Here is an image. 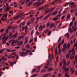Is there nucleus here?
<instances>
[{"label":"nucleus","instance_id":"nucleus-1","mask_svg":"<svg viewBox=\"0 0 77 77\" xmlns=\"http://www.w3.org/2000/svg\"><path fill=\"white\" fill-rule=\"evenodd\" d=\"M6 33L4 34H2L1 36L0 35V40H1V39H2V38H2V39L3 40V39H5V40H6L9 38V36H7L6 37Z\"/></svg>","mask_w":77,"mask_h":77},{"label":"nucleus","instance_id":"nucleus-2","mask_svg":"<svg viewBox=\"0 0 77 77\" xmlns=\"http://www.w3.org/2000/svg\"><path fill=\"white\" fill-rule=\"evenodd\" d=\"M69 53H73V56H71L70 58V59H72L74 57V55H75V52L74 50V48H73L72 50L69 51Z\"/></svg>","mask_w":77,"mask_h":77},{"label":"nucleus","instance_id":"nucleus-3","mask_svg":"<svg viewBox=\"0 0 77 77\" xmlns=\"http://www.w3.org/2000/svg\"><path fill=\"white\" fill-rule=\"evenodd\" d=\"M66 47V44L65 43L63 46V48H62V50L63 52L65 53L66 51L65 49Z\"/></svg>","mask_w":77,"mask_h":77},{"label":"nucleus","instance_id":"nucleus-4","mask_svg":"<svg viewBox=\"0 0 77 77\" xmlns=\"http://www.w3.org/2000/svg\"><path fill=\"white\" fill-rule=\"evenodd\" d=\"M9 43H11V45L12 46H15L16 45V44H15V45H14V43H15V40H11L9 42Z\"/></svg>","mask_w":77,"mask_h":77},{"label":"nucleus","instance_id":"nucleus-5","mask_svg":"<svg viewBox=\"0 0 77 77\" xmlns=\"http://www.w3.org/2000/svg\"><path fill=\"white\" fill-rule=\"evenodd\" d=\"M20 55L21 56H24L25 54H27L26 52H24L23 51H21L20 53Z\"/></svg>","mask_w":77,"mask_h":77},{"label":"nucleus","instance_id":"nucleus-6","mask_svg":"<svg viewBox=\"0 0 77 77\" xmlns=\"http://www.w3.org/2000/svg\"><path fill=\"white\" fill-rule=\"evenodd\" d=\"M45 0H43L42 2H40L39 3H38L37 4V6H40V5H42V4H44L45 2Z\"/></svg>","mask_w":77,"mask_h":77},{"label":"nucleus","instance_id":"nucleus-7","mask_svg":"<svg viewBox=\"0 0 77 77\" xmlns=\"http://www.w3.org/2000/svg\"><path fill=\"white\" fill-rule=\"evenodd\" d=\"M34 14V12L33 11H31L29 13L24 14L23 15H29V14Z\"/></svg>","mask_w":77,"mask_h":77},{"label":"nucleus","instance_id":"nucleus-8","mask_svg":"<svg viewBox=\"0 0 77 77\" xmlns=\"http://www.w3.org/2000/svg\"><path fill=\"white\" fill-rule=\"evenodd\" d=\"M67 19L68 20H67L66 19V21H68V20H70V14H68L67 16Z\"/></svg>","mask_w":77,"mask_h":77},{"label":"nucleus","instance_id":"nucleus-9","mask_svg":"<svg viewBox=\"0 0 77 77\" xmlns=\"http://www.w3.org/2000/svg\"><path fill=\"white\" fill-rule=\"evenodd\" d=\"M28 36H27L25 38V42L24 44H26L27 43V42H28Z\"/></svg>","mask_w":77,"mask_h":77},{"label":"nucleus","instance_id":"nucleus-10","mask_svg":"<svg viewBox=\"0 0 77 77\" xmlns=\"http://www.w3.org/2000/svg\"><path fill=\"white\" fill-rule=\"evenodd\" d=\"M50 17V15L48 14V15H47L45 17L43 18V20H47L48 19V18Z\"/></svg>","mask_w":77,"mask_h":77},{"label":"nucleus","instance_id":"nucleus-11","mask_svg":"<svg viewBox=\"0 0 77 77\" xmlns=\"http://www.w3.org/2000/svg\"><path fill=\"white\" fill-rule=\"evenodd\" d=\"M17 34L16 33L15 34H14L12 36V38L13 39H15L17 38Z\"/></svg>","mask_w":77,"mask_h":77},{"label":"nucleus","instance_id":"nucleus-12","mask_svg":"<svg viewBox=\"0 0 77 77\" xmlns=\"http://www.w3.org/2000/svg\"><path fill=\"white\" fill-rule=\"evenodd\" d=\"M6 51H7V52H11V53H12V52H14V51H15L16 50H14L12 51H11V50L10 49H7Z\"/></svg>","mask_w":77,"mask_h":77},{"label":"nucleus","instance_id":"nucleus-13","mask_svg":"<svg viewBox=\"0 0 77 77\" xmlns=\"http://www.w3.org/2000/svg\"><path fill=\"white\" fill-rule=\"evenodd\" d=\"M43 28L42 27V25H40V26L39 27L38 30L39 31H42L43 30Z\"/></svg>","mask_w":77,"mask_h":77},{"label":"nucleus","instance_id":"nucleus-14","mask_svg":"<svg viewBox=\"0 0 77 77\" xmlns=\"http://www.w3.org/2000/svg\"><path fill=\"white\" fill-rule=\"evenodd\" d=\"M10 9H11V6H9L7 7L6 11H5L6 12H7V11H9Z\"/></svg>","mask_w":77,"mask_h":77},{"label":"nucleus","instance_id":"nucleus-15","mask_svg":"<svg viewBox=\"0 0 77 77\" xmlns=\"http://www.w3.org/2000/svg\"><path fill=\"white\" fill-rule=\"evenodd\" d=\"M59 19V17H53L52 18L53 20L54 21H56V20H57V19Z\"/></svg>","mask_w":77,"mask_h":77},{"label":"nucleus","instance_id":"nucleus-16","mask_svg":"<svg viewBox=\"0 0 77 77\" xmlns=\"http://www.w3.org/2000/svg\"><path fill=\"white\" fill-rule=\"evenodd\" d=\"M70 5H71L72 6L71 7V8H72V6H74V5H75V4H74V3L73 2H71L70 3Z\"/></svg>","mask_w":77,"mask_h":77},{"label":"nucleus","instance_id":"nucleus-17","mask_svg":"<svg viewBox=\"0 0 77 77\" xmlns=\"http://www.w3.org/2000/svg\"><path fill=\"white\" fill-rule=\"evenodd\" d=\"M15 40V43H17V44H18L19 43V42H20V41H19V40L18 39H14Z\"/></svg>","mask_w":77,"mask_h":77},{"label":"nucleus","instance_id":"nucleus-18","mask_svg":"<svg viewBox=\"0 0 77 77\" xmlns=\"http://www.w3.org/2000/svg\"><path fill=\"white\" fill-rule=\"evenodd\" d=\"M16 63V61H14L12 63H10V65L11 66H13V64H14V63Z\"/></svg>","mask_w":77,"mask_h":77},{"label":"nucleus","instance_id":"nucleus-19","mask_svg":"<svg viewBox=\"0 0 77 77\" xmlns=\"http://www.w3.org/2000/svg\"><path fill=\"white\" fill-rule=\"evenodd\" d=\"M1 20H2V21H5L7 20L6 19H5L4 18V16H2L1 18Z\"/></svg>","mask_w":77,"mask_h":77},{"label":"nucleus","instance_id":"nucleus-20","mask_svg":"<svg viewBox=\"0 0 77 77\" xmlns=\"http://www.w3.org/2000/svg\"><path fill=\"white\" fill-rule=\"evenodd\" d=\"M7 15H8V13H6L5 14H4L3 17H4L5 18H7Z\"/></svg>","mask_w":77,"mask_h":77},{"label":"nucleus","instance_id":"nucleus-21","mask_svg":"<svg viewBox=\"0 0 77 77\" xmlns=\"http://www.w3.org/2000/svg\"><path fill=\"white\" fill-rule=\"evenodd\" d=\"M58 13L57 11H56L52 13L53 15H56Z\"/></svg>","mask_w":77,"mask_h":77},{"label":"nucleus","instance_id":"nucleus-22","mask_svg":"<svg viewBox=\"0 0 77 77\" xmlns=\"http://www.w3.org/2000/svg\"><path fill=\"white\" fill-rule=\"evenodd\" d=\"M69 33H66L65 35V36H67V38H69Z\"/></svg>","mask_w":77,"mask_h":77},{"label":"nucleus","instance_id":"nucleus-23","mask_svg":"<svg viewBox=\"0 0 77 77\" xmlns=\"http://www.w3.org/2000/svg\"><path fill=\"white\" fill-rule=\"evenodd\" d=\"M73 23H73V22H71L69 25V27H71V26H72L73 25Z\"/></svg>","mask_w":77,"mask_h":77},{"label":"nucleus","instance_id":"nucleus-24","mask_svg":"<svg viewBox=\"0 0 77 77\" xmlns=\"http://www.w3.org/2000/svg\"><path fill=\"white\" fill-rule=\"evenodd\" d=\"M49 30L48 29H47L46 30L44 31V33H47L48 32Z\"/></svg>","mask_w":77,"mask_h":77},{"label":"nucleus","instance_id":"nucleus-25","mask_svg":"<svg viewBox=\"0 0 77 77\" xmlns=\"http://www.w3.org/2000/svg\"><path fill=\"white\" fill-rule=\"evenodd\" d=\"M58 2V0H56L55 1H54L53 2H52L51 3V4L53 5H54V4L55 3V2Z\"/></svg>","mask_w":77,"mask_h":77},{"label":"nucleus","instance_id":"nucleus-26","mask_svg":"<svg viewBox=\"0 0 77 77\" xmlns=\"http://www.w3.org/2000/svg\"><path fill=\"white\" fill-rule=\"evenodd\" d=\"M60 45H61V42H60L58 44V48H60Z\"/></svg>","mask_w":77,"mask_h":77},{"label":"nucleus","instance_id":"nucleus-27","mask_svg":"<svg viewBox=\"0 0 77 77\" xmlns=\"http://www.w3.org/2000/svg\"><path fill=\"white\" fill-rule=\"evenodd\" d=\"M58 49L59 50L58 54H60L61 53V50H60V48H58Z\"/></svg>","mask_w":77,"mask_h":77},{"label":"nucleus","instance_id":"nucleus-28","mask_svg":"<svg viewBox=\"0 0 77 77\" xmlns=\"http://www.w3.org/2000/svg\"><path fill=\"white\" fill-rule=\"evenodd\" d=\"M70 47V44L68 43L67 46V48H69Z\"/></svg>","mask_w":77,"mask_h":77},{"label":"nucleus","instance_id":"nucleus-29","mask_svg":"<svg viewBox=\"0 0 77 77\" xmlns=\"http://www.w3.org/2000/svg\"><path fill=\"white\" fill-rule=\"evenodd\" d=\"M64 71H65V72H66V71H69V69L68 68H66L64 70Z\"/></svg>","mask_w":77,"mask_h":77},{"label":"nucleus","instance_id":"nucleus-30","mask_svg":"<svg viewBox=\"0 0 77 77\" xmlns=\"http://www.w3.org/2000/svg\"><path fill=\"white\" fill-rule=\"evenodd\" d=\"M24 24H25V22L24 21L22 23H21L20 24V27L21 25L22 26H24Z\"/></svg>","mask_w":77,"mask_h":77},{"label":"nucleus","instance_id":"nucleus-31","mask_svg":"<svg viewBox=\"0 0 77 77\" xmlns=\"http://www.w3.org/2000/svg\"><path fill=\"white\" fill-rule=\"evenodd\" d=\"M25 28L24 27H22L20 29V31H24V29Z\"/></svg>","mask_w":77,"mask_h":77},{"label":"nucleus","instance_id":"nucleus-32","mask_svg":"<svg viewBox=\"0 0 77 77\" xmlns=\"http://www.w3.org/2000/svg\"><path fill=\"white\" fill-rule=\"evenodd\" d=\"M13 13L14 12L12 10H11L9 12V14H12V15H14V14H13Z\"/></svg>","mask_w":77,"mask_h":77},{"label":"nucleus","instance_id":"nucleus-33","mask_svg":"<svg viewBox=\"0 0 77 77\" xmlns=\"http://www.w3.org/2000/svg\"><path fill=\"white\" fill-rule=\"evenodd\" d=\"M23 44V41H21L19 43V45H21Z\"/></svg>","mask_w":77,"mask_h":77},{"label":"nucleus","instance_id":"nucleus-34","mask_svg":"<svg viewBox=\"0 0 77 77\" xmlns=\"http://www.w3.org/2000/svg\"><path fill=\"white\" fill-rule=\"evenodd\" d=\"M31 22L32 23V22H33L34 21H35V18H32L31 20Z\"/></svg>","mask_w":77,"mask_h":77},{"label":"nucleus","instance_id":"nucleus-35","mask_svg":"<svg viewBox=\"0 0 77 77\" xmlns=\"http://www.w3.org/2000/svg\"><path fill=\"white\" fill-rule=\"evenodd\" d=\"M74 27H75L76 26H77V22L76 21H75L74 22Z\"/></svg>","mask_w":77,"mask_h":77},{"label":"nucleus","instance_id":"nucleus-36","mask_svg":"<svg viewBox=\"0 0 77 77\" xmlns=\"http://www.w3.org/2000/svg\"><path fill=\"white\" fill-rule=\"evenodd\" d=\"M54 26V24L52 23L51 24V25L50 26V28L51 29V28H52V27H53V26Z\"/></svg>","mask_w":77,"mask_h":77},{"label":"nucleus","instance_id":"nucleus-37","mask_svg":"<svg viewBox=\"0 0 77 77\" xmlns=\"http://www.w3.org/2000/svg\"><path fill=\"white\" fill-rule=\"evenodd\" d=\"M2 59H3V60H4V61H6V58H5V57H2Z\"/></svg>","mask_w":77,"mask_h":77},{"label":"nucleus","instance_id":"nucleus-38","mask_svg":"<svg viewBox=\"0 0 77 77\" xmlns=\"http://www.w3.org/2000/svg\"><path fill=\"white\" fill-rule=\"evenodd\" d=\"M20 17L19 16H16V17H14V18L15 19H16V20H17V19H18V18H20Z\"/></svg>","mask_w":77,"mask_h":77},{"label":"nucleus","instance_id":"nucleus-39","mask_svg":"<svg viewBox=\"0 0 77 77\" xmlns=\"http://www.w3.org/2000/svg\"><path fill=\"white\" fill-rule=\"evenodd\" d=\"M55 52L56 55H57V48L55 49Z\"/></svg>","mask_w":77,"mask_h":77},{"label":"nucleus","instance_id":"nucleus-40","mask_svg":"<svg viewBox=\"0 0 77 77\" xmlns=\"http://www.w3.org/2000/svg\"><path fill=\"white\" fill-rule=\"evenodd\" d=\"M12 28V27L11 26H9L8 27V30H10V29H11Z\"/></svg>","mask_w":77,"mask_h":77},{"label":"nucleus","instance_id":"nucleus-41","mask_svg":"<svg viewBox=\"0 0 77 77\" xmlns=\"http://www.w3.org/2000/svg\"><path fill=\"white\" fill-rule=\"evenodd\" d=\"M50 23H48L47 24V27H48L49 26H50Z\"/></svg>","mask_w":77,"mask_h":77},{"label":"nucleus","instance_id":"nucleus-42","mask_svg":"<svg viewBox=\"0 0 77 77\" xmlns=\"http://www.w3.org/2000/svg\"><path fill=\"white\" fill-rule=\"evenodd\" d=\"M50 74H47L46 75H44L43 76V77H46L47 76H49V75Z\"/></svg>","mask_w":77,"mask_h":77},{"label":"nucleus","instance_id":"nucleus-43","mask_svg":"<svg viewBox=\"0 0 77 77\" xmlns=\"http://www.w3.org/2000/svg\"><path fill=\"white\" fill-rule=\"evenodd\" d=\"M62 63H63L64 65H65V64L66 63V60H63L62 61Z\"/></svg>","mask_w":77,"mask_h":77},{"label":"nucleus","instance_id":"nucleus-44","mask_svg":"<svg viewBox=\"0 0 77 77\" xmlns=\"http://www.w3.org/2000/svg\"><path fill=\"white\" fill-rule=\"evenodd\" d=\"M51 34V31H49L48 32V36H50Z\"/></svg>","mask_w":77,"mask_h":77},{"label":"nucleus","instance_id":"nucleus-45","mask_svg":"<svg viewBox=\"0 0 77 77\" xmlns=\"http://www.w3.org/2000/svg\"><path fill=\"white\" fill-rule=\"evenodd\" d=\"M70 44L71 45H73V41L72 40H71L70 41Z\"/></svg>","mask_w":77,"mask_h":77},{"label":"nucleus","instance_id":"nucleus-46","mask_svg":"<svg viewBox=\"0 0 77 77\" xmlns=\"http://www.w3.org/2000/svg\"><path fill=\"white\" fill-rule=\"evenodd\" d=\"M75 60L77 62V55H76L75 58Z\"/></svg>","mask_w":77,"mask_h":77},{"label":"nucleus","instance_id":"nucleus-47","mask_svg":"<svg viewBox=\"0 0 77 77\" xmlns=\"http://www.w3.org/2000/svg\"><path fill=\"white\" fill-rule=\"evenodd\" d=\"M26 47L27 48H30V46L29 45H26Z\"/></svg>","mask_w":77,"mask_h":77},{"label":"nucleus","instance_id":"nucleus-48","mask_svg":"<svg viewBox=\"0 0 77 77\" xmlns=\"http://www.w3.org/2000/svg\"><path fill=\"white\" fill-rule=\"evenodd\" d=\"M45 25H42V28H43V29H44L45 27Z\"/></svg>","mask_w":77,"mask_h":77},{"label":"nucleus","instance_id":"nucleus-49","mask_svg":"<svg viewBox=\"0 0 77 77\" xmlns=\"http://www.w3.org/2000/svg\"><path fill=\"white\" fill-rule=\"evenodd\" d=\"M66 58H67V59H68V58H69V54H67L66 55Z\"/></svg>","mask_w":77,"mask_h":77},{"label":"nucleus","instance_id":"nucleus-50","mask_svg":"<svg viewBox=\"0 0 77 77\" xmlns=\"http://www.w3.org/2000/svg\"><path fill=\"white\" fill-rule=\"evenodd\" d=\"M51 10H50V9L49 10H48V11L46 12V13H48V12H51Z\"/></svg>","mask_w":77,"mask_h":77},{"label":"nucleus","instance_id":"nucleus-51","mask_svg":"<svg viewBox=\"0 0 77 77\" xmlns=\"http://www.w3.org/2000/svg\"><path fill=\"white\" fill-rule=\"evenodd\" d=\"M35 30H36L38 28V25H37L35 27Z\"/></svg>","mask_w":77,"mask_h":77},{"label":"nucleus","instance_id":"nucleus-52","mask_svg":"<svg viewBox=\"0 0 77 77\" xmlns=\"http://www.w3.org/2000/svg\"><path fill=\"white\" fill-rule=\"evenodd\" d=\"M73 47H77V42L75 43V44L73 46Z\"/></svg>","mask_w":77,"mask_h":77},{"label":"nucleus","instance_id":"nucleus-53","mask_svg":"<svg viewBox=\"0 0 77 77\" xmlns=\"http://www.w3.org/2000/svg\"><path fill=\"white\" fill-rule=\"evenodd\" d=\"M65 76L66 77H69V75H68V74H67V73H66L65 74Z\"/></svg>","mask_w":77,"mask_h":77},{"label":"nucleus","instance_id":"nucleus-54","mask_svg":"<svg viewBox=\"0 0 77 77\" xmlns=\"http://www.w3.org/2000/svg\"><path fill=\"white\" fill-rule=\"evenodd\" d=\"M55 9V8L53 7L52 8V9H50V10H51V11L52 12V11H53V10H54Z\"/></svg>","mask_w":77,"mask_h":77},{"label":"nucleus","instance_id":"nucleus-55","mask_svg":"<svg viewBox=\"0 0 77 77\" xmlns=\"http://www.w3.org/2000/svg\"><path fill=\"white\" fill-rule=\"evenodd\" d=\"M70 63V62L68 61V62H67V63H66V66H68V65H69V63Z\"/></svg>","mask_w":77,"mask_h":77},{"label":"nucleus","instance_id":"nucleus-56","mask_svg":"<svg viewBox=\"0 0 77 77\" xmlns=\"http://www.w3.org/2000/svg\"><path fill=\"white\" fill-rule=\"evenodd\" d=\"M39 32L38 31H36L35 32V34H36V35H39Z\"/></svg>","mask_w":77,"mask_h":77},{"label":"nucleus","instance_id":"nucleus-57","mask_svg":"<svg viewBox=\"0 0 77 77\" xmlns=\"http://www.w3.org/2000/svg\"><path fill=\"white\" fill-rule=\"evenodd\" d=\"M61 38H62V37H60V38H59L58 40V42H60V41L61 40Z\"/></svg>","mask_w":77,"mask_h":77},{"label":"nucleus","instance_id":"nucleus-58","mask_svg":"<svg viewBox=\"0 0 77 77\" xmlns=\"http://www.w3.org/2000/svg\"><path fill=\"white\" fill-rule=\"evenodd\" d=\"M48 58L49 59H50V60H51V57H50V54H49Z\"/></svg>","mask_w":77,"mask_h":77},{"label":"nucleus","instance_id":"nucleus-59","mask_svg":"<svg viewBox=\"0 0 77 77\" xmlns=\"http://www.w3.org/2000/svg\"><path fill=\"white\" fill-rule=\"evenodd\" d=\"M6 43V42L5 40H4L2 42L3 44H5Z\"/></svg>","mask_w":77,"mask_h":77},{"label":"nucleus","instance_id":"nucleus-60","mask_svg":"<svg viewBox=\"0 0 77 77\" xmlns=\"http://www.w3.org/2000/svg\"><path fill=\"white\" fill-rule=\"evenodd\" d=\"M53 68H49L48 70H49V71H52V70H53Z\"/></svg>","mask_w":77,"mask_h":77},{"label":"nucleus","instance_id":"nucleus-61","mask_svg":"<svg viewBox=\"0 0 77 77\" xmlns=\"http://www.w3.org/2000/svg\"><path fill=\"white\" fill-rule=\"evenodd\" d=\"M34 41H35V42H36V41H37V37H35Z\"/></svg>","mask_w":77,"mask_h":77},{"label":"nucleus","instance_id":"nucleus-62","mask_svg":"<svg viewBox=\"0 0 77 77\" xmlns=\"http://www.w3.org/2000/svg\"><path fill=\"white\" fill-rule=\"evenodd\" d=\"M31 52V51L30 50H27L26 51V53H29V52Z\"/></svg>","mask_w":77,"mask_h":77},{"label":"nucleus","instance_id":"nucleus-63","mask_svg":"<svg viewBox=\"0 0 77 77\" xmlns=\"http://www.w3.org/2000/svg\"><path fill=\"white\" fill-rule=\"evenodd\" d=\"M36 71V69H32V73H33V72H34Z\"/></svg>","mask_w":77,"mask_h":77},{"label":"nucleus","instance_id":"nucleus-64","mask_svg":"<svg viewBox=\"0 0 77 77\" xmlns=\"http://www.w3.org/2000/svg\"><path fill=\"white\" fill-rule=\"evenodd\" d=\"M26 49L25 48H23L22 49V51H26Z\"/></svg>","mask_w":77,"mask_h":77}]
</instances>
